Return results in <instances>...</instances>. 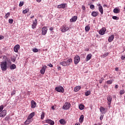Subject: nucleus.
<instances>
[{
  "instance_id": "nucleus-11",
  "label": "nucleus",
  "mask_w": 125,
  "mask_h": 125,
  "mask_svg": "<svg viewBox=\"0 0 125 125\" xmlns=\"http://www.w3.org/2000/svg\"><path fill=\"white\" fill-rule=\"evenodd\" d=\"M20 49V45L19 44L16 45L14 47V51L15 52H18V50Z\"/></svg>"
},
{
  "instance_id": "nucleus-54",
  "label": "nucleus",
  "mask_w": 125,
  "mask_h": 125,
  "mask_svg": "<svg viewBox=\"0 0 125 125\" xmlns=\"http://www.w3.org/2000/svg\"><path fill=\"white\" fill-rule=\"evenodd\" d=\"M12 62H15V61H16V60L15 59H12Z\"/></svg>"
},
{
  "instance_id": "nucleus-39",
  "label": "nucleus",
  "mask_w": 125,
  "mask_h": 125,
  "mask_svg": "<svg viewBox=\"0 0 125 125\" xmlns=\"http://www.w3.org/2000/svg\"><path fill=\"white\" fill-rule=\"evenodd\" d=\"M120 94L121 95H123V94H125V90H121L120 91Z\"/></svg>"
},
{
  "instance_id": "nucleus-3",
  "label": "nucleus",
  "mask_w": 125,
  "mask_h": 125,
  "mask_svg": "<svg viewBox=\"0 0 125 125\" xmlns=\"http://www.w3.org/2000/svg\"><path fill=\"white\" fill-rule=\"evenodd\" d=\"M71 107V104L68 102H66L62 106L63 110H69Z\"/></svg>"
},
{
  "instance_id": "nucleus-2",
  "label": "nucleus",
  "mask_w": 125,
  "mask_h": 125,
  "mask_svg": "<svg viewBox=\"0 0 125 125\" xmlns=\"http://www.w3.org/2000/svg\"><path fill=\"white\" fill-rule=\"evenodd\" d=\"M0 66L2 71H6L7 70V63H5V62H1Z\"/></svg>"
},
{
  "instance_id": "nucleus-33",
  "label": "nucleus",
  "mask_w": 125,
  "mask_h": 125,
  "mask_svg": "<svg viewBox=\"0 0 125 125\" xmlns=\"http://www.w3.org/2000/svg\"><path fill=\"white\" fill-rule=\"evenodd\" d=\"M79 109L80 110H83V109H84V105H83V104H80L79 105Z\"/></svg>"
},
{
  "instance_id": "nucleus-15",
  "label": "nucleus",
  "mask_w": 125,
  "mask_h": 125,
  "mask_svg": "<svg viewBox=\"0 0 125 125\" xmlns=\"http://www.w3.org/2000/svg\"><path fill=\"white\" fill-rule=\"evenodd\" d=\"M67 5V4L66 3H62V4H61L60 5H58V8H65V7H66V6Z\"/></svg>"
},
{
  "instance_id": "nucleus-38",
  "label": "nucleus",
  "mask_w": 125,
  "mask_h": 125,
  "mask_svg": "<svg viewBox=\"0 0 125 125\" xmlns=\"http://www.w3.org/2000/svg\"><path fill=\"white\" fill-rule=\"evenodd\" d=\"M85 94L86 96H88V95H90V91H87L85 93Z\"/></svg>"
},
{
  "instance_id": "nucleus-56",
  "label": "nucleus",
  "mask_w": 125,
  "mask_h": 125,
  "mask_svg": "<svg viewBox=\"0 0 125 125\" xmlns=\"http://www.w3.org/2000/svg\"><path fill=\"white\" fill-rule=\"evenodd\" d=\"M50 31H53V27H51L50 29H49Z\"/></svg>"
},
{
  "instance_id": "nucleus-26",
  "label": "nucleus",
  "mask_w": 125,
  "mask_h": 125,
  "mask_svg": "<svg viewBox=\"0 0 125 125\" xmlns=\"http://www.w3.org/2000/svg\"><path fill=\"white\" fill-rule=\"evenodd\" d=\"M99 11H100V12H101V14H103V13H104L103 10V7H102V6H100V7H99Z\"/></svg>"
},
{
  "instance_id": "nucleus-8",
  "label": "nucleus",
  "mask_w": 125,
  "mask_h": 125,
  "mask_svg": "<svg viewBox=\"0 0 125 125\" xmlns=\"http://www.w3.org/2000/svg\"><path fill=\"white\" fill-rule=\"evenodd\" d=\"M37 24H38V20H37V19H35V21H33V23L32 25V29H36Z\"/></svg>"
},
{
  "instance_id": "nucleus-60",
  "label": "nucleus",
  "mask_w": 125,
  "mask_h": 125,
  "mask_svg": "<svg viewBox=\"0 0 125 125\" xmlns=\"http://www.w3.org/2000/svg\"><path fill=\"white\" fill-rule=\"evenodd\" d=\"M75 125H81V124L80 123H76Z\"/></svg>"
},
{
  "instance_id": "nucleus-42",
  "label": "nucleus",
  "mask_w": 125,
  "mask_h": 125,
  "mask_svg": "<svg viewBox=\"0 0 125 125\" xmlns=\"http://www.w3.org/2000/svg\"><path fill=\"white\" fill-rule=\"evenodd\" d=\"M112 19H114V20H119V17L117 16H113Z\"/></svg>"
},
{
  "instance_id": "nucleus-58",
  "label": "nucleus",
  "mask_w": 125,
  "mask_h": 125,
  "mask_svg": "<svg viewBox=\"0 0 125 125\" xmlns=\"http://www.w3.org/2000/svg\"><path fill=\"white\" fill-rule=\"evenodd\" d=\"M103 7H107V5L106 4L104 5Z\"/></svg>"
},
{
  "instance_id": "nucleus-21",
  "label": "nucleus",
  "mask_w": 125,
  "mask_h": 125,
  "mask_svg": "<svg viewBox=\"0 0 125 125\" xmlns=\"http://www.w3.org/2000/svg\"><path fill=\"white\" fill-rule=\"evenodd\" d=\"M100 111L102 114H105L106 112H105V108L103 107V106H101L100 107Z\"/></svg>"
},
{
  "instance_id": "nucleus-36",
  "label": "nucleus",
  "mask_w": 125,
  "mask_h": 125,
  "mask_svg": "<svg viewBox=\"0 0 125 125\" xmlns=\"http://www.w3.org/2000/svg\"><path fill=\"white\" fill-rule=\"evenodd\" d=\"M108 55H109V53L107 52L106 53L103 54L102 55V57L103 58H105V57H106V56H108Z\"/></svg>"
},
{
  "instance_id": "nucleus-46",
  "label": "nucleus",
  "mask_w": 125,
  "mask_h": 125,
  "mask_svg": "<svg viewBox=\"0 0 125 125\" xmlns=\"http://www.w3.org/2000/svg\"><path fill=\"white\" fill-rule=\"evenodd\" d=\"M33 52H39V50H38V49L37 48H34L33 50Z\"/></svg>"
},
{
  "instance_id": "nucleus-55",
  "label": "nucleus",
  "mask_w": 125,
  "mask_h": 125,
  "mask_svg": "<svg viewBox=\"0 0 125 125\" xmlns=\"http://www.w3.org/2000/svg\"><path fill=\"white\" fill-rule=\"evenodd\" d=\"M100 119L101 120V121H102L103 120V116H101L100 117Z\"/></svg>"
},
{
  "instance_id": "nucleus-51",
  "label": "nucleus",
  "mask_w": 125,
  "mask_h": 125,
  "mask_svg": "<svg viewBox=\"0 0 125 125\" xmlns=\"http://www.w3.org/2000/svg\"><path fill=\"white\" fill-rule=\"evenodd\" d=\"M48 66H49V67H50V68H52V67H53V65L51 63H50V64L48 65Z\"/></svg>"
},
{
  "instance_id": "nucleus-9",
  "label": "nucleus",
  "mask_w": 125,
  "mask_h": 125,
  "mask_svg": "<svg viewBox=\"0 0 125 125\" xmlns=\"http://www.w3.org/2000/svg\"><path fill=\"white\" fill-rule=\"evenodd\" d=\"M106 27H103L99 32L100 35H103L106 32Z\"/></svg>"
},
{
  "instance_id": "nucleus-45",
  "label": "nucleus",
  "mask_w": 125,
  "mask_h": 125,
  "mask_svg": "<svg viewBox=\"0 0 125 125\" xmlns=\"http://www.w3.org/2000/svg\"><path fill=\"white\" fill-rule=\"evenodd\" d=\"M16 93V91L15 90H14L13 92H11V96H13Z\"/></svg>"
},
{
  "instance_id": "nucleus-35",
  "label": "nucleus",
  "mask_w": 125,
  "mask_h": 125,
  "mask_svg": "<svg viewBox=\"0 0 125 125\" xmlns=\"http://www.w3.org/2000/svg\"><path fill=\"white\" fill-rule=\"evenodd\" d=\"M112 83H113V80H108L107 81V84H112Z\"/></svg>"
},
{
  "instance_id": "nucleus-48",
  "label": "nucleus",
  "mask_w": 125,
  "mask_h": 125,
  "mask_svg": "<svg viewBox=\"0 0 125 125\" xmlns=\"http://www.w3.org/2000/svg\"><path fill=\"white\" fill-rule=\"evenodd\" d=\"M4 39V37L2 35H0V40H3Z\"/></svg>"
},
{
  "instance_id": "nucleus-47",
  "label": "nucleus",
  "mask_w": 125,
  "mask_h": 125,
  "mask_svg": "<svg viewBox=\"0 0 125 125\" xmlns=\"http://www.w3.org/2000/svg\"><path fill=\"white\" fill-rule=\"evenodd\" d=\"M9 23H10V24H12V23H13V19H9Z\"/></svg>"
},
{
  "instance_id": "nucleus-23",
  "label": "nucleus",
  "mask_w": 125,
  "mask_h": 125,
  "mask_svg": "<svg viewBox=\"0 0 125 125\" xmlns=\"http://www.w3.org/2000/svg\"><path fill=\"white\" fill-rule=\"evenodd\" d=\"M60 123L61 124V125H65L66 124V121L64 120V119H62L59 121Z\"/></svg>"
},
{
  "instance_id": "nucleus-59",
  "label": "nucleus",
  "mask_w": 125,
  "mask_h": 125,
  "mask_svg": "<svg viewBox=\"0 0 125 125\" xmlns=\"http://www.w3.org/2000/svg\"><path fill=\"white\" fill-rule=\"evenodd\" d=\"M38 2H41L42 1V0H37Z\"/></svg>"
},
{
  "instance_id": "nucleus-49",
  "label": "nucleus",
  "mask_w": 125,
  "mask_h": 125,
  "mask_svg": "<svg viewBox=\"0 0 125 125\" xmlns=\"http://www.w3.org/2000/svg\"><path fill=\"white\" fill-rule=\"evenodd\" d=\"M121 59H122V60H125V56H122Z\"/></svg>"
},
{
  "instance_id": "nucleus-12",
  "label": "nucleus",
  "mask_w": 125,
  "mask_h": 125,
  "mask_svg": "<svg viewBox=\"0 0 125 125\" xmlns=\"http://www.w3.org/2000/svg\"><path fill=\"white\" fill-rule=\"evenodd\" d=\"M46 123L50 125H54L55 124L54 121L51 120V119H47L46 120Z\"/></svg>"
},
{
  "instance_id": "nucleus-22",
  "label": "nucleus",
  "mask_w": 125,
  "mask_h": 125,
  "mask_svg": "<svg viewBox=\"0 0 125 125\" xmlns=\"http://www.w3.org/2000/svg\"><path fill=\"white\" fill-rule=\"evenodd\" d=\"M114 36L113 35H111L108 38V41L109 42H113V40H114Z\"/></svg>"
},
{
  "instance_id": "nucleus-53",
  "label": "nucleus",
  "mask_w": 125,
  "mask_h": 125,
  "mask_svg": "<svg viewBox=\"0 0 125 125\" xmlns=\"http://www.w3.org/2000/svg\"><path fill=\"white\" fill-rule=\"evenodd\" d=\"M58 70H59V71L61 70V66L58 67Z\"/></svg>"
},
{
  "instance_id": "nucleus-25",
  "label": "nucleus",
  "mask_w": 125,
  "mask_h": 125,
  "mask_svg": "<svg viewBox=\"0 0 125 125\" xmlns=\"http://www.w3.org/2000/svg\"><path fill=\"white\" fill-rule=\"evenodd\" d=\"M98 15V12L93 11L91 13V16L93 17H96Z\"/></svg>"
},
{
  "instance_id": "nucleus-44",
  "label": "nucleus",
  "mask_w": 125,
  "mask_h": 125,
  "mask_svg": "<svg viewBox=\"0 0 125 125\" xmlns=\"http://www.w3.org/2000/svg\"><path fill=\"white\" fill-rule=\"evenodd\" d=\"M2 110H3V105H1L0 106V113L2 111Z\"/></svg>"
},
{
  "instance_id": "nucleus-7",
  "label": "nucleus",
  "mask_w": 125,
  "mask_h": 125,
  "mask_svg": "<svg viewBox=\"0 0 125 125\" xmlns=\"http://www.w3.org/2000/svg\"><path fill=\"white\" fill-rule=\"evenodd\" d=\"M6 110H3L0 113V118H4L6 116Z\"/></svg>"
},
{
  "instance_id": "nucleus-20",
  "label": "nucleus",
  "mask_w": 125,
  "mask_h": 125,
  "mask_svg": "<svg viewBox=\"0 0 125 125\" xmlns=\"http://www.w3.org/2000/svg\"><path fill=\"white\" fill-rule=\"evenodd\" d=\"M77 19H78V17L77 16H74L70 19V22H76L77 21Z\"/></svg>"
},
{
  "instance_id": "nucleus-32",
  "label": "nucleus",
  "mask_w": 125,
  "mask_h": 125,
  "mask_svg": "<svg viewBox=\"0 0 125 125\" xmlns=\"http://www.w3.org/2000/svg\"><path fill=\"white\" fill-rule=\"evenodd\" d=\"M28 12H29V9H26L22 11L23 14H26V13H28Z\"/></svg>"
},
{
  "instance_id": "nucleus-34",
  "label": "nucleus",
  "mask_w": 125,
  "mask_h": 125,
  "mask_svg": "<svg viewBox=\"0 0 125 125\" xmlns=\"http://www.w3.org/2000/svg\"><path fill=\"white\" fill-rule=\"evenodd\" d=\"M9 16H10V13L9 12L7 13L5 15V19H7L8 17H9Z\"/></svg>"
},
{
  "instance_id": "nucleus-1",
  "label": "nucleus",
  "mask_w": 125,
  "mask_h": 125,
  "mask_svg": "<svg viewBox=\"0 0 125 125\" xmlns=\"http://www.w3.org/2000/svg\"><path fill=\"white\" fill-rule=\"evenodd\" d=\"M73 62V59H69L66 61H63L60 63V65L62 66H63V67H67V66H69L71 63Z\"/></svg>"
},
{
  "instance_id": "nucleus-28",
  "label": "nucleus",
  "mask_w": 125,
  "mask_h": 125,
  "mask_svg": "<svg viewBox=\"0 0 125 125\" xmlns=\"http://www.w3.org/2000/svg\"><path fill=\"white\" fill-rule=\"evenodd\" d=\"M30 123H32V120H31V119H27V120L24 122V125H29V124H30Z\"/></svg>"
},
{
  "instance_id": "nucleus-30",
  "label": "nucleus",
  "mask_w": 125,
  "mask_h": 125,
  "mask_svg": "<svg viewBox=\"0 0 125 125\" xmlns=\"http://www.w3.org/2000/svg\"><path fill=\"white\" fill-rule=\"evenodd\" d=\"M10 68L11 70H14V69H16V65H15L14 64H12L10 66Z\"/></svg>"
},
{
  "instance_id": "nucleus-62",
  "label": "nucleus",
  "mask_w": 125,
  "mask_h": 125,
  "mask_svg": "<svg viewBox=\"0 0 125 125\" xmlns=\"http://www.w3.org/2000/svg\"><path fill=\"white\" fill-rule=\"evenodd\" d=\"M34 17H35V16H32V17H31V19H33V18H34Z\"/></svg>"
},
{
  "instance_id": "nucleus-27",
  "label": "nucleus",
  "mask_w": 125,
  "mask_h": 125,
  "mask_svg": "<svg viewBox=\"0 0 125 125\" xmlns=\"http://www.w3.org/2000/svg\"><path fill=\"white\" fill-rule=\"evenodd\" d=\"M83 115H81L80 118H79V122L82 124L83 122Z\"/></svg>"
},
{
  "instance_id": "nucleus-43",
  "label": "nucleus",
  "mask_w": 125,
  "mask_h": 125,
  "mask_svg": "<svg viewBox=\"0 0 125 125\" xmlns=\"http://www.w3.org/2000/svg\"><path fill=\"white\" fill-rule=\"evenodd\" d=\"M103 81H104V78H103V77H102L101 78V80H99L100 83H102Z\"/></svg>"
},
{
  "instance_id": "nucleus-64",
  "label": "nucleus",
  "mask_w": 125,
  "mask_h": 125,
  "mask_svg": "<svg viewBox=\"0 0 125 125\" xmlns=\"http://www.w3.org/2000/svg\"><path fill=\"white\" fill-rule=\"evenodd\" d=\"M94 125H100V124H95Z\"/></svg>"
},
{
  "instance_id": "nucleus-29",
  "label": "nucleus",
  "mask_w": 125,
  "mask_h": 125,
  "mask_svg": "<svg viewBox=\"0 0 125 125\" xmlns=\"http://www.w3.org/2000/svg\"><path fill=\"white\" fill-rule=\"evenodd\" d=\"M113 12L114 13H120V12H121V11L118 8H114L113 10Z\"/></svg>"
},
{
  "instance_id": "nucleus-5",
  "label": "nucleus",
  "mask_w": 125,
  "mask_h": 125,
  "mask_svg": "<svg viewBox=\"0 0 125 125\" xmlns=\"http://www.w3.org/2000/svg\"><path fill=\"white\" fill-rule=\"evenodd\" d=\"M55 89L56 91H58V92H61L62 93H63L64 92V88L62 87V86H59L55 88Z\"/></svg>"
},
{
  "instance_id": "nucleus-13",
  "label": "nucleus",
  "mask_w": 125,
  "mask_h": 125,
  "mask_svg": "<svg viewBox=\"0 0 125 125\" xmlns=\"http://www.w3.org/2000/svg\"><path fill=\"white\" fill-rule=\"evenodd\" d=\"M36 107H37V103H36V102H35V101L32 100L31 101V108L32 109H34V108H36Z\"/></svg>"
},
{
  "instance_id": "nucleus-14",
  "label": "nucleus",
  "mask_w": 125,
  "mask_h": 125,
  "mask_svg": "<svg viewBox=\"0 0 125 125\" xmlns=\"http://www.w3.org/2000/svg\"><path fill=\"white\" fill-rule=\"evenodd\" d=\"M46 33H47V28L44 26L42 29V35H46Z\"/></svg>"
},
{
  "instance_id": "nucleus-37",
  "label": "nucleus",
  "mask_w": 125,
  "mask_h": 125,
  "mask_svg": "<svg viewBox=\"0 0 125 125\" xmlns=\"http://www.w3.org/2000/svg\"><path fill=\"white\" fill-rule=\"evenodd\" d=\"M44 118V112H43L41 114V120H43Z\"/></svg>"
},
{
  "instance_id": "nucleus-6",
  "label": "nucleus",
  "mask_w": 125,
  "mask_h": 125,
  "mask_svg": "<svg viewBox=\"0 0 125 125\" xmlns=\"http://www.w3.org/2000/svg\"><path fill=\"white\" fill-rule=\"evenodd\" d=\"M80 61L81 59L79 56L77 55L74 57V64H75V65L79 64V62H80Z\"/></svg>"
},
{
  "instance_id": "nucleus-10",
  "label": "nucleus",
  "mask_w": 125,
  "mask_h": 125,
  "mask_svg": "<svg viewBox=\"0 0 125 125\" xmlns=\"http://www.w3.org/2000/svg\"><path fill=\"white\" fill-rule=\"evenodd\" d=\"M46 68H47L46 65H44L40 71V73L41 74H42V75L44 74V73H45V70H46Z\"/></svg>"
},
{
  "instance_id": "nucleus-50",
  "label": "nucleus",
  "mask_w": 125,
  "mask_h": 125,
  "mask_svg": "<svg viewBox=\"0 0 125 125\" xmlns=\"http://www.w3.org/2000/svg\"><path fill=\"white\" fill-rule=\"evenodd\" d=\"M82 9L83 10H85V6H84V5H82Z\"/></svg>"
},
{
  "instance_id": "nucleus-17",
  "label": "nucleus",
  "mask_w": 125,
  "mask_h": 125,
  "mask_svg": "<svg viewBox=\"0 0 125 125\" xmlns=\"http://www.w3.org/2000/svg\"><path fill=\"white\" fill-rule=\"evenodd\" d=\"M35 116V112H32L29 114L27 117L28 120H31L33 117Z\"/></svg>"
},
{
  "instance_id": "nucleus-40",
  "label": "nucleus",
  "mask_w": 125,
  "mask_h": 125,
  "mask_svg": "<svg viewBox=\"0 0 125 125\" xmlns=\"http://www.w3.org/2000/svg\"><path fill=\"white\" fill-rule=\"evenodd\" d=\"M24 5V1H21L20 2L19 6L21 7V6H23Z\"/></svg>"
},
{
  "instance_id": "nucleus-41",
  "label": "nucleus",
  "mask_w": 125,
  "mask_h": 125,
  "mask_svg": "<svg viewBox=\"0 0 125 125\" xmlns=\"http://www.w3.org/2000/svg\"><path fill=\"white\" fill-rule=\"evenodd\" d=\"M90 8L91 9H94L95 8V6H94V5H93V4H91L90 5Z\"/></svg>"
},
{
  "instance_id": "nucleus-57",
  "label": "nucleus",
  "mask_w": 125,
  "mask_h": 125,
  "mask_svg": "<svg viewBox=\"0 0 125 125\" xmlns=\"http://www.w3.org/2000/svg\"><path fill=\"white\" fill-rule=\"evenodd\" d=\"M115 70L119 71V68L118 67L115 68Z\"/></svg>"
},
{
  "instance_id": "nucleus-19",
  "label": "nucleus",
  "mask_w": 125,
  "mask_h": 125,
  "mask_svg": "<svg viewBox=\"0 0 125 125\" xmlns=\"http://www.w3.org/2000/svg\"><path fill=\"white\" fill-rule=\"evenodd\" d=\"M92 57V55L91 54H88L86 58V61H89L90 59H91V58Z\"/></svg>"
},
{
  "instance_id": "nucleus-52",
  "label": "nucleus",
  "mask_w": 125,
  "mask_h": 125,
  "mask_svg": "<svg viewBox=\"0 0 125 125\" xmlns=\"http://www.w3.org/2000/svg\"><path fill=\"white\" fill-rule=\"evenodd\" d=\"M119 88V85L118 84H116L115 86V88Z\"/></svg>"
},
{
  "instance_id": "nucleus-4",
  "label": "nucleus",
  "mask_w": 125,
  "mask_h": 125,
  "mask_svg": "<svg viewBox=\"0 0 125 125\" xmlns=\"http://www.w3.org/2000/svg\"><path fill=\"white\" fill-rule=\"evenodd\" d=\"M69 29V27H68V26L64 24L61 28V31L62 33H65V32H67V31H68Z\"/></svg>"
},
{
  "instance_id": "nucleus-61",
  "label": "nucleus",
  "mask_w": 125,
  "mask_h": 125,
  "mask_svg": "<svg viewBox=\"0 0 125 125\" xmlns=\"http://www.w3.org/2000/svg\"><path fill=\"white\" fill-rule=\"evenodd\" d=\"M52 109L53 110H55L54 106H52Z\"/></svg>"
},
{
  "instance_id": "nucleus-31",
  "label": "nucleus",
  "mask_w": 125,
  "mask_h": 125,
  "mask_svg": "<svg viewBox=\"0 0 125 125\" xmlns=\"http://www.w3.org/2000/svg\"><path fill=\"white\" fill-rule=\"evenodd\" d=\"M90 29V26L89 25H87L85 27V31L86 32H88Z\"/></svg>"
},
{
  "instance_id": "nucleus-63",
  "label": "nucleus",
  "mask_w": 125,
  "mask_h": 125,
  "mask_svg": "<svg viewBox=\"0 0 125 125\" xmlns=\"http://www.w3.org/2000/svg\"><path fill=\"white\" fill-rule=\"evenodd\" d=\"M98 6H99V7H100V6H102V5H101V4H99V5H98Z\"/></svg>"
},
{
  "instance_id": "nucleus-18",
  "label": "nucleus",
  "mask_w": 125,
  "mask_h": 125,
  "mask_svg": "<svg viewBox=\"0 0 125 125\" xmlns=\"http://www.w3.org/2000/svg\"><path fill=\"white\" fill-rule=\"evenodd\" d=\"M107 101L109 102L108 105H111V103L112 102V96H109L107 98Z\"/></svg>"
},
{
  "instance_id": "nucleus-24",
  "label": "nucleus",
  "mask_w": 125,
  "mask_h": 125,
  "mask_svg": "<svg viewBox=\"0 0 125 125\" xmlns=\"http://www.w3.org/2000/svg\"><path fill=\"white\" fill-rule=\"evenodd\" d=\"M81 86H77L76 87H75L74 88V91L75 92H77V91H79V90H80V89H81Z\"/></svg>"
},
{
  "instance_id": "nucleus-16",
  "label": "nucleus",
  "mask_w": 125,
  "mask_h": 125,
  "mask_svg": "<svg viewBox=\"0 0 125 125\" xmlns=\"http://www.w3.org/2000/svg\"><path fill=\"white\" fill-rule=\"evenodd\" d=\"M3 59L4 60V62H5V63H6V64H7V63H9L10 62V60H9V59L5 56H3Z\"/></svg>"
}]
</instances>
